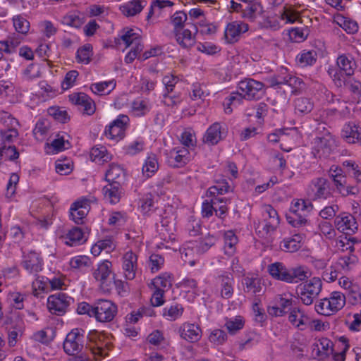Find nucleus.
<instances>
[{"label": "nucleus", "mask_w": 361, "mask_h": 361, "mask_svg": "<svg viewBox=\"0 0 361 361\" xmlns=\"http://www.w3.org/2000/svg\"><path fill=\"white\" fill-rule=\"evenodd\" d=\"M264 84L253 79L247 78L239 82L238 92L231 93L226 99V112H231L230 106L239 105L243 99L252 100L259 99L262 94Z\"/></svg>", "instance_id": "obj_1"}, {"label": "nucleus", "mask_w": 361, "mask_h": 361, "mask_svg": "<svg viewBox=\"0 0 361 361\" xmlns=\"http://www.w3.org/2000/svg\"><path fill=\"white\" fill-rule=\"evenodd\" d=\"M317 135L313 141L312 154L315 157L327 158L336 147V140L324 124L316 128Z\"/></svg>", "instance_id": "obj_2"}, {"label": "nucleus", "mask_w": 361, "mask_h": 361, "mask_svg": "<svg viewBox=\"0 0 361 361\" xmlns=\"http://www.w3.org/2000/svg\"><path fill=\"white\" fill-rule=\"evenodd\" d=\"M311 202L302 199L294 200L290 209V212L286 214V220L293 227H301L307 225V214L312 209Z\"/></svg>", "instance_id": "obj_3"}, {"label": "nucleus", "mask_w": 361, "mask_h": 361, "mask_svg": "<svg viewBox=\"0 0 361 361\" xmlns=\"http://www.w3.org/2000/svg\"><path fill=\"white\" fill-rule=\"evenodd\" d=\"M187 19V14L183 11H177L171 18V23L174 25L176 39L185 49L191 47L195 42V37L192 35L190 30H181Z\"/></svg>", "instance_id": "obj_4"}, {"label": "nucleus", "mask_w": 361, "mask_h": 361, "mask_svg": "<svg viewBox=\"0 0 361 361\" xmlns=\"http://www.w3.org/2000/svg\"><path fill=\"white\" fill-rule=\"evenodd\" d=\"M263 220L257 224L255 230L262 237L274 233L279 226L280 218L277 211L270 204L262 207Z\"/></svg>", "instance_id": "obj_5"}, {"label": "nucleus", "mask_w": 361, "mask_h": 361, "mask_svg": "<svg viewBox=\"0 0 361 361\" xmlns=\"http://www.w3.org/2000/svg\"><path fill=\"white\" fill-rule=\"evenodd\" d=\"M322 282L319 278L313 277L305 283L300 284L296 289L301 302L305 305H310L322 291Z\"/></svg>", "instance_id": "obj_6"}, {"label": "nucleus", "mask_w": 361, "mask_h": 361, "mask_svg": "<svg viewBox=\"0 0 361 361\" xmlns=\"http://www.w3.org/2000/svg\"><path fill=\"white\" fill-rule=\"evenodd\" d=\"M118 313L117 305L110 300L98 299L94 302V316L97 322H112Z\"/></svg>", "instance_id": "obj_7"}, {"label": "nucleus", "mask_w": 361, "mask_h": 361, "mask_svg": "<svg viewBox=\"0 0 361 361\" xmlns=\"http://www.w3.org/2000/svg\"><path fill=\"white\" fill-rule=\"evenodd\" d=\"M92 275L94 279L99 283V287L104 292L111 290L114 274L110 261L104 260L98 264L97 267L94 269Z\"/></svg>", "instance_id": "obj_8"}, {"label": "nucleus", "mask_w": 361, "mask_h": 361, "mask_svg": "<svg viewBox=\"0 0 361 361\" xmlns=\"http://www.w3.org/2000/svg\"><path fill=\"white\" fill-rule=\"evenodd\" d=\"M74 302V299L64 293H57L49 296L47 299V308L52 314L58 316L63 315L71 305Z\"/></svg>", "instance_id": "obj_9"}, {"label": "nucleus", "mask_w": 361, "mask_h": 361, "mask_svg": "<svg viewBox=\"0 0 361 361\" xmlns=\"http://www.w3.org/2000/svg\"><path fill=\"white\" fill-rule=\"evenodd\" d=\"M85 331L81 329H74L70 331L63 342V350L69 355L79 354L84 347Z\"/></svg>", "instance_id": "obj_10"}, {"label": "nucleus", "mask_w": 361, "mask_h": 361, "mask_svg": "<svg viewBox=\"0 0 361 361\" xmlns=\"http://www.w3.org/2000/svg\"><path fill=\"white\" fill-rule=\"evenodd\" d=\"M129 123V118L124 114H120L116 119L112 121L104 130L106 138L118 141L125 135V131Z\"/></svg>", "instance_id": "obj_11"}, {"label": "nucleus", "mask_w": 361, "mask_h": 361, "mask_svg": "<svg viewBox=\"0 0 361 361\" xmlns=\"http://www.w3.org/2000/svg\"><path fill=\"white\" fill-rule=\"evenodd\" d=\"M189 149L176 147L166 153V161L171 167L180 168L186 165L190 160Z\"/></svg>", "instance_id": "obj_12"}, {"label": "nucleus", "mask_w": 361, "mask_h": 361, "mask_svg": "<svg viewBox=\"0 0 361 361\" xmlns=\"http://www.w3.org/2000/svg\"><path fill=\"white\" fill-rule=\"evenodd\" d=\"M293 299L291 295L282 294L276 298V305L268 308L269 315L283 317L293 308Z\"/></svg>", "instance_id": "obj_13"}, {"label": "nucleus", "mask_w": 361, "mask_h": 361, "mask_svg": "<svg viewBox=\"0 0 361 361\" xmlns=\"http://www.w3.org/2000/svg\"><path fill=\"white\" fill-rule=\"evenodd\" d=\"M215 285L222 298L229 299L233 295L234 279L230 273L224 271L214 278Z\"/></svg>", "instance_id": "obj_14"}, {"label": "nucleus", "mask_w": 361, "mask_h": 361, "mask_svg": "<svg viewBox=\"0 0 361 361\" xmlns=\"http://www.w3.org/2000/svg\"><path fill=\"white\" fill-rule=\"evenodd\" d=\"M90 210V200L82 198L75 202L71 207L70 215L71 219L77 224H82Z\"/></svg>", "instance_id": "obj_15"}, {"label": "nucleus", "mask_w": 361, "mask_h": 361, "mask_svg": "<svg viewBox=\"0 0 361 361\" xmlns=\"http://www.w3.org/2000/svg\"><path fill=\"white\" fill-rule=\"evenodd\" d=\"M336 228L341 232L350 234L357 230V224L355 218L349 213H341L334 220Z\"/></svg>", "instance_id": "obj_16"}, {"label": "nucleus", "mask_w": 361, "mask_h": 361, "mask_svg": "<svg viewBox=\"0 0 361 361\" xmlns=\"http://www.w3.org/2000/svg\"><path fill=\"white\" fill-rule=\"evenodd\" d=\"M336 64L339 68L338 71H335L333 69H329L328 71L329 74L331 77L336 72L340 73L341 78H344L342 75V73H343L346 76H351L353 75L357 66L353 58L346 54L340 55L337 58Z\"/></svg>", "instance_id": "obj_17"}, {"label": "nucleus", "mask_w": 361, "mask_h": 361, "mask_svg": "<svg viewBox=\"0 0 361 361\" xmlns=\"http://www.w3.org/2000/svg\"><path fill=\"white\" fill-rule=\"evenodd\" d=\"M181 338L190 343H196L202 338V329L195 324L185 322L178 329Z\"/></svg>", "instance_id": "obj_18"}, {"label": "nucleus", "mask_w": 361, "mask_h": 361, "mask_svg": "<svg viewBox=\"0 0 361 361\" xmlns=\"http://www.w3.org/2000/svg\"><path fill=\"white\" fill-rule=\"evenodd\" d=\"M70 100L73 104L80 106L83 114L92 115L95 111V104L94 101L86 94L83 92L74 93L69 96Z\"/></svg>", "instance_id": "obj_19"}, {"label": "nucleus", "mask_w": 361, "mask_h": 361, "mask_svg": "<svg viewBox=\"0 0 361 361\" xmlns=\"http://www.w3.org/2000/svg\"><path fill=\"white\" fill-rule=\"evenodd\" d=\"M248 28V25L243 22L233 21L229 23L225 30V38L228 43L237 42L240 35L247 32Z\"/></svg>", "instance_id": "obj_20"}, {"label": "nucleus", "mask_w": 361, "mask_h": 361, "mask_svg": "<svg viewBox=\"0 0 361 361\" xmlns=\"http://www.w3.org/2000/svg\"><path fill=\"white\" fill-rule=\"evenodd\" d=\"M226 136L224 128L219 123H214L207 130L202 141L209 145L218 144Z\"/></svg>", "instance_id": "obj_21"}, {"label": "nucleus", "mask_w": 361, "mask_h": 361, "mask_svg": "<svg viewBox=\"0 0 361 361\" xmlns=\"http://www.w3.org/2000/svg\"><path fill=\"white\" fill-rule=\"evenodd\" d=\"M123 270L127 280H133L135 277L137 268V257L132 251L126 252L123 257Z\"/></svg>", "instance_id": "obj_22"}, {"label": "nucleus", "mask_w": 361, "mask_h": 361, "mask_svg": "<svg viewBox=\"0 0 361 361\" xmlns=\"http://www.w3.org/2000/svg\"><path fill=\"white\" fill-rule=\"evenodd\" d=\"M312 199H327L331 196L330 184L324 178H317L312 181Z\"/></svg>", "instance_id": "obj_23"}, {"label": "nucleus", "mask_w": 361, "mask_h": 361, "mask_svg": "<svg viewBox=\"0 0 361 361\" xmlns=\"http://www.w3.org/2000/svg\"><path fill=\"white\" fill-rule=\"evenodd\" d=\"M122 185L117 183H109L106 185L104 186L102 192L104 199L109 201L111 204L118 203L122 195L123 194Z\"/></svg>", "instance_id": "obj_24"}, {"label": "nucleus", "mask_w": 361, "mask_h": 361, "mask_svg": "<svg viewBox=\"0 0 361 361\" xmlns=\"http://www.w3.org/2000/svg\"><path fill=\"white\" fill-rule=\"evenodd\" d=\"M341 137L348 143L360 142L361 145V128L353 123L345 124Z\"/></svg>", "instance_id": "obj_25"}, {"label": "nucleus", "mask_w": 361, "mask_h": 361, "mask_svg": "<svg viewBox=\"0 0 361 361\" xmlns=\"http://www.w3.org/2000/svg\"><path fill=\"white\" fill-rule=\"evenodd\" d=\"M304 236L301 234H294L292 236L284 238L280 243V248L285 252H295L298 251L302 245Z\"/></svg>", "instance_id": "obj_26"}, {"label": "nucleus", "mask_w": 361, "mask_h": 361, "mask_svg": "<svg viewBox=\"0 0 361 361\" xmlns=\"http://www.w3.org/2000/svg\"><path fill=\"white\" fill-rule=\"evenodd\" d=\"M124 169L118 164H111L109 169L105 173V180L108 183H117L122 185L125 179Z\"/></svg>", "instance_id": "obj_27"}, {"label": "nucleus", "mask_w": 361, "mask_h": 361, "mask_svg": "<svg viewBox=\"0 0 361 361\" xmlns=\"http://www.w3.org/2000/svg\"><path fill=\"white\" fill-rule=\"evenodd\" d=\"M267 269L273 279L286 283L288 282L289 269L283 263L278 262L272 263L268 266Z\"/></svg>", "instance_id": "obj_28"}, {"label": "nucleus", "mask_w": 361, "mask_h": 361, "mask_svg": "<svg viewBox=\"0 0 361 361\" xmlns=\"http://www.w3.org/2000/svg\"><path fill=\"white\" fill-rule=\"evenodd\" d=\"M332 78L337 86L341 87L342 85H344V86L353 93L356 94H361V82L358 80L350 78L346 80L341 78L340 73L337 72L332 75Z\"/></svg>", "instance_id": "obj_29"}, {"label": "nucleus", "mask_w": 361, "mask_h": 361, "mask_svg": "<svg viewBox=\"0 0 361 361\" xmlns=\"http://www.w3.org/2000/svg\"><path fill=\"white\" fill-rule=\"evenodd\" d=\"M309 317L304 312L298 308L294 307L290 311L288 321L295 327L304 330L307 324Z\"/></svg>", "instance_id": "obj_30"}, {"label": "nucleus", "mask_w": 361, "mask_h": 361, "mask_svg": "<svg viewBox=\"0 0 361 361\" xmlns=\"http://www.w3.org/2000/svg\"><path fill=\"white\" fill-rule=\"evenodd\" d=\"M23 37L24 35L19 33L11 34L6 40L0 41V51H4L7 54L14 52L23 39Z\"/></svg>", "instance_id": "obj_31"}, {"label": "nucleus", "mask_w": 361, "mask_h": 361, "mask_svg": "<svg viewBox=\"0 0 361 361\" xmlns=\"http://www.w3.org/2000/svg\"><path fill=\"white\" fill-rule=\"evenodd\" d=\"M243 290L252 295H260L262 292L261 279L257 277H245L243 280Z\"/></svg>", "instance_id": "obj_32"}, {"label": "nucleus", "mask_w": 361, "mask_h": 361, "mask_svg": "<svg viewBox=\"0 0 361 361\" xmlns=\"http://www.w3.org/2000/svg\"><path fill=\"white\" fill-rule=\"evenodd\" d=\"M42 260L35 252H30L23 262L24 268L30 273H36L42 270Z\"/></svg>", "instance_id": "obj_33"}, {"label": "nucleus", "mask_w": 361, "mask_h": 361, "mask_svg": "<svg viewBox=\"0 0 361 361\" xmlns=\"http://www.w3.org/2000/svg\"><path fill=\"white\" fill-rule=\"evenodd\" d=\"M289 283H297L303 281L310 276L308 269L304 266H297L289 269Z\"/></svg>", "instance_id": "obj_34"}, {"label": "nucleus", "mask_w": 361, "mask_h": 361, "mask_svg": "<svg viewBox=\"0 0 361 361\" xmlns=\"http://www.w3.org/2000/svg\"><path fill=\"white\" fill-rule=\"evenodd\" d=\"M66 244L70 246L80 245L86 241L84 233L80 228L73 227L65 236Z\"/></svg>", "instance_id": "obj_35"}, {"label": "nucleus", "mask_w": 361, "mask_h": 361, "mask_svg": "<svg viewBox=\"0 0 361 361\" xmlns=\"http://www.w3.org/2000/svg\"><path fill=\"white\" fill-rule=\"evenodd\" d=\"M334 21L349 34H354L358 30V25L355 21L341 14L335 16Z\"/></svg>", "instance_id": "obj_36"}, {"label": "nucleus", "mask_w": 361, "mask_h": 361, "mask_svg": "<svg viewBox=\"0 0 361 361\" xmlns=\"http://www.w3.org/2000/svg\"><path fill=\"white\" fill-rule=\"evenodd\" d=\"M295 113L300 116L307 114L314 108V103L310 98L299 97L294 102Z\"/></svg>", "instance_id": "obj_37"}, {"label": "nucleus", "mask_w": 361, "mask_h": 361, "mask_svg": "<svg viewBox=\"0 0 361 361\" xmlns=\"http://www.w3.org/2000/svg\"><path fill=\"white\" fill-rule=\"evenodd\" d=\"M224 253L228 256L234 255L236 250V245L238 242V237L233 231H228L224 233Z\"/></svg>", "instance_id": "obj_38"}, {"label": "nucleus", "mask_w": 361, "mask_h": 361, "mask_svg": "<svg viewBox=\"0 0 361 361\" xmlns=\"http://www.w3.org/2000/svg\"><path fill=\"white\" fill-rule=\"evenodd\" d=\"M333 313L341 310L345 305L346 296L339 291L332 292L328 298Z\"/></svg>", "instance_id": "obj_39"}, {"label": "nucleus", "mask_w": 361, "mask_h": 361, "mask_svg": "<svg viewBox=\"0 0 361 361\" xmlns=\"http://www.w3.org/2000/svg\"><path fill=\"white\" fill-rule=\"evenodd\" d=\"M260 9L259 2H242L241 13L243 18L253 20Z\"/></svg>", "instance_id": "obj_40"}, {"label": "nucleus", "mask_w": 361, "mask_h": 361, "mask_svg": "<svg viewBox=\"0 0 361 361\" xmlns=\"http://www.w3.org/2000/svg\"><path fill=\"white\" fill-rule=\"evenodd\" d=\"M317 54L314 50H304L300 53L296 58L297 62L302 67L312 66L316 63Z\"/></svg>", "instance_id": "obj_41"}, {"label": "nucleus", "mask_w": 361, "mask_h": 361, "mask_svg": "<svg viewBox=\"0 0 361 361\" xmlns=\"http://www.w3.org/2000/svg\"><path fill=\"white\" fill-rule=\"evenodd\" d=\"M317 356L321 359H324L333 354V343L326 338H322L319 340L317 344Z\"/></svg>", "instance_id": "obj_42"}, {"label": "nucleus", "mask_w": 361, "mask_h": 361, "mask_svg": "<svg viewBox=\"0 0 361 361\" xmlns=\"http://www.w3.org/2000/svg\"><path fill=\"white\" fill-rule=\"evenodd\" d=\"M158 168L159 164L157 156L151 154L148 156L142 166V173L146 177L149 178L158 170Z\"/></svg>", "instance_id": "obj_43"}, {"label": "nucleus", "mask_w": 361, "mask_h": 361, "mask_svg": "<svg viewBox=\"0 0 361 361\" xmlns=\"http://www.w3.org/2000/svg\"><path fill=\"white\" fill-rule=\"evenodd\" d=\"M12 20L16 32L25 36L30 30V22L20 15L13 16Z\"/></svg>", "instance_id": "obj_44"}, {"label": "nucleus", "mask_w": 361, "mask_h": 361, "mask_svg": "<svg viewBox=\"0 0 361 361\" xmlns=\"http://www.w3.org/2000/svg\"><path fill=\"white\" fill-rule=\"evenodd\" d=\"M183 310L184 309L181 305L176 303L169 307H164L163 316L169 320L174 321L182 316Z\"/></svg>", "instance_id": "obj_45"}, {"label": "nucleus", "mask_w": 361, "mask_h": 361, "mask_svg": "<svg viewBox=\"0 0 361 361\" xmlns=\"http://www.w3.org/2000/svg\"><path fill=\"white\" fill-rule=\"evenodd\" d=\"M154 289L164 290L169 289L171 287V274L165 273L156 277L152 282Z\"/></svg>", "instance_id": "obj_46"}, {"label": "nucleus", "mask_w": 361, "mask_h": 361, "mask_svg": "<svg viewBox=\"0 0 361 361\" xmlns=\"http://www.w3.org/2000/svg\"><path fill=\"white\" fill-rule=\"evenodd\" d=\"M116 86L114 80L104 81L97 83H94L91 85L92 91L97 94H105L109 93Z\"/></svg>", "instance_id": "obj_47"}, {"label": "nucleus", "mask_w": 361, "mask_h": 361, "mask_svg": "<svg viewBox=\"0 0 361 361\" xmlns=\"http://www.w3.org/2000/svg\"><path fill=\"white\" fill-rule=\"evenodd\" d=\"M142 10V6L139 0L128 2L121 7L122 13L126 16H133Z\"/></svg>", "instance_id": "obj_48"}, {"label": "nucleus", "mask_w": 361, "mask_h": 361, "mask_svg": "<svg viewBox=\"0 0 361 361\" xmlns=\"http://www.w3.org/2000/svg\"><path fill=\"white\" fill-rule=\"evenodd\" d=\"M92 56V46L90 44H85L77 51L76 57L78 62L87 64L90 63Z\"/></svg>", "instance_id": "obj_49"}, {"label": "nucleus", "mask_w": 361, "mask_h": 361, "mask_svg": "<svg viewBox=\"0 0 361 361\" xmlns=\"http://www.w3.org/2000/svg\"><path fill=\"white\" fill-rule=\"evenodd\" d=\"M346 295L352 305H356L361 303V288L359 284L354 283L346 290Z\"/></svg>", "instance_id": "obj_50"}, {"label": "nucleus", "mask_w": 361, "mask_h": 361, "mask_svg": "<svg viewBox=\"0 0 361 361\" xmlns=\"http://www.w3.org/2000/svg\"><path fill=\"white\" fill-rule=\"evenodd\" d=\"M69 264L73 269L83 270L91 266V261L88 257L80 255L73 257Z\"/></svg>", "instance_id": "obj_51"}, {"label": "nucleus", "mask_w": 361, "mask_h": 361, "mask_svg": "<svg viewBox=\"0 0 361 361\" xmlns=\"http://www.w3.org/2000/svg\"><path fill=\"white\" fill-rule=\"evenodd\" d=\"M180 141L183 145L182 147L189 149V152H190V150H194L196 146L195 135L190 130H185L182 133Z\"/></svg>", "instance_id": "obj_52"}, {"label": "nucleus", "mask_w": 361, "mask_h": 361, "mask_svg": "<svg viewBox=\"0 0 361 361\" xmlns=\"http://www.w3.org/2000/svg\"><path fill=\"white\" fill-rule=\"evenodd\" d=\"M4 155L11 161L17 159L19 157V152L13 145H7L5 143H0V158Z\"/></svg>", "instance_id": "obj_53"}, {"label": "nucleus", "mask_w": 361, "mask_h": 361, "mask_svg": "<svg viewBox=\"0 0 361 361\" xmlns=\"http://www.w3.org/2000/svg\"><path fill=\"white\" fill-rule=\"evenodd\" d=\"M287 85L292 87V93L295 94L300 93L305 88L302 79L290 75H287Z\"/></svg>", "instance_id": "obj_54"}, {"label": "nucleus", "mask_w": 361, "mask_h": 361, "mask_svg": "<svg viewBox=\"0 0 361 361\" xmlns=\"http://www.w3.org/2000/svg\"><path fill=\"white\" fill-rule=\"evenodd\" d=\"M154 201L152 194H147L140 200V209L143 214H148L155 210Z\"/></svg>", "instance_id": "obj_55"}, {"label": "nucleus", "mask_w": 361, "mask_h": 361, "mask_svg": "<svg viewBox=\"0 0 361 361\" xmlns=\"http://www.w3.org/2000/svg\"><path fill=\"white\" fill-rule=\"evenodd\" d=\"M225 326L230 334H235L238 331L243 328L244 321L242 317L237 316L233 319L228 320Z\"/></svg>", "instance_id": "obj_56"}, {"label": "nucleus", "mask_w": 361, "mask_h": 361, "mask_svg": "<svg viewBox=\"0 0 361 361\" xmlns=\"http://www.w3.org/2000/svg\"><path fill=\"white\" fill-rule=\"evenodd\" d=\"M145 142L141 139H137L125 147L126 154L135 155L144 149Z\"/></svg>", "instance_id": "obj_57"}, {"label": "nucleus", "mask_w": 361, "mask_h": 361, "mask_svg": "<svg viewBox=\"0 0 361 361\" xmlns=\"http://www.w3.org/2000/svg\"><path fill=\"white\" fill-rule=\"evenodd\" d=\"M18 135V129H1L0 130L1 143H5L6 145L12 143Z\"/></svg>", "instance_id": "obj_58"}, {"label": "nucleus", "mask_w": 361, "mask_h": 361, "mask_svg": "<svg viewBox=\"0 0 361 361\" xmlns=\"http://www.w3.org/2000/svg\"><path fill=\"white\" fill-rule=\"evenodd\" d=\"M315 310L317 313L329 316L333 314V312L328 298H324L315 304Z\"/></svg>", "instance_id": "obj_59"}, {"label": "nucleus", "mask_w": 361, "mask_h": 361, "mask_svg": "<svg viewBox=\"0 0 361 361\" xmlns=\"http://www.w3.org/2000/svg\"><path fill=\"white\" fill-rule=\"evenodd\" d=\"M334 171L336 172V173H331V176L332 177L335 186L336 187L338 192L341 194V191H343V190L345 188L346 178L344 176H342L339 173L341 171V169H338V167H336V169L334 170Z\"/></svg>", "instance_id": "obj_60"}, {"label": "nucleus", "mask_w": 361, "mask_h": 361, "mask_svg": "<svg viewBox=\"0 0 361 361\" xmlns=\"http://www.w3.org/2000/svg\"><path fill=\"white\" fill-rule=\"evenodd\" d=\"M49 279L47 277H38L32 283L33 294L35 296L38 295L37 290L42 291H48Z\"/></svg>", "instance_id": "obj_61"}, {"label": "nucleus", "mask_w": 361, "mask_h": 361, "mask_svg": "<svg viewBox=\"0 0 361 361\" xmlns=\"http://www.w3.org/2000/svg\"><path fill=\"white\" fill-rule=\"evenodd\" d=\"M226 339V332L221 329L214 330L209 336V341L215 345H221Z\"/></svg>", "instance_id": "obj_62"}, {"label": "nucleus", "mask_w": 361, "mask_h": 361, "mask_svg": "<svg viewBox=\"0 0 361 361\" xmlns=\"http://www.w3.org/2000/svg\"><path fill=\"white\" fill-rule=\"evenodd\" d=\"M132 110L135 116H144L149 109L147 102L144 100H136L132 103Z\"/></svg>", "instance_id": "obj_63"}, {"label": "nucleus", "mask_w": 361, "mask_h": 361, "mask_svg": "<svg viewBox=\"0 0 361 361\" xmlns=\"http://www.w3.org/2000/svg\"><path fill=\"white\" fill-rule=\"evenodd\" d=\"M49 130L48 125L44 121H39L37 122L33 130V134L37 140H42L44 136L47 133Z\"/></svg>", "instance_id": "obj_64"}]
</instances>
